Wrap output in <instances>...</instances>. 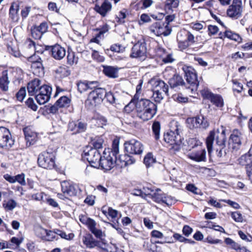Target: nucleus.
I'll return each mask as SVG.
<instances>
[{
	"instance_id": "8fccbe9b",
	"label": "nucleus",
	"mask_w": 252,
	"mask_h": 252,
	"mask_svg": "<svg viewBox=\"0 0 252 252\" xmlns=\"http://www.w3.org/2000/svg\"><path fill=\"white\" fill-rule=\"evenodd\" d=\"M190 27L193 30L199 31L206 27V24L204 22L202 23H192L190 24Z\"/></svg>"
},
{
	"instance_id": "ddd939ff",
	"label": "nucleus",
	"mask_w": 252,
	"mask_h": 252,
	"mask_svg": "<svg viewBox=\"0 0 252 252\" xmlns=\"http://www.w3.org/2000/svg\"><path fill=\"white\" fill-rule=\"evenodd\" d=\"M14 144V141L11 138L9 130L4 127H0V147L8 149Z\"/></svg>"
},
{
	"instance_id": "aec40b11",
	"label": "nucleus",
	"mask_w": 252,
	"mask_h": 252,
	"mask_svg": "<svg viewBox=\"0 0 252 252\" xmlns=\"http://www.w3.org/2000/svg\"><path fill=\"white\" fill-rule=\"evenodd\" d=\"M206 152L205 149L200 148L197 150L192 151L189 156V158L196 161H204L206 160Z\"/></svg>"
},
{
	"instance_id": "393cba45",
	"label": "nucleus",
	"mask_w": 252,
	"mask_h": 252,
	"mask_svg": "<svg viewBox=\"0 0 252 252\" xmlns=\"http://www.w3.org/2000/svg\"><path fill=\"white\" fill-rule=\"evenodd\" d=\"M70 129L74 133L84 132L86 129V124L81 122H71L69 124Z\"/></svg>"
},
{
	"instance_id": "9d476101",
	"label": "nucleus",
	"mask_w": 252,
	"mask_h": 252,
	"mask_svg": "<svg viewBox=\"0 0 252 252\" xmlns=\"http://www.w3.org/2000/svg\"><path fill=\"white\" fill-rule=\"evenodd\" d=\"M124 146L126 151L130 154L141 155L144 150L142 143L134 139L126 141Z\"/></svg>"
},
{
	"instance_id": "49530a36",
	"label": "nucleus",
	"mask_w": 252,
	"mask_h": 252,
	"mask_svg": "<svg viewBox=\"0 0 252 252\" xmlns=\"http://www.w3.org/2000/svg\"><path fill=\"white\" fill-rule=\"evenodd\" d=\"M3 206L5 209L10 211L13 210L15 208L16 203L14 200L11 199L8 201H5Z\"/></svg>"
},
{
	"instance_id": "1a4fd4ad",
	"label": "nucleus",
	"mask_w": 252,
	"mask_h": 252,
	"mask_svg": "<svg viewBox=\"0 0 252 252\" xmlns=\"http://www.w3.org/2000/svg\"><path fill=\"white\" fill-rule=\"evenodd\" d=\"M151 33L156 36H168L171 32V29L167 24L162 22H157L152 24L149 29Z\"/></svg>"
},
{
	"instance_id": "412c9836",
	"label": "nucleus",
	"mask_w": 252,
	"mask_h": 252,
	"mask_svg": "<svg viewBox=\"0 0 252 252\" xmlns=\"http://www.w3.org/2000/svg\"><path fill=\"white\" fill-rule=\"evenodd\" d=\"M96 81H88L86 80H80L77 83L78 89L80 93L87 91L88 89H93L97 86Z\"/></svg>"
},
{
	"instance_id": "c756f323",
	"label": "nucleus",
	"mask_w": 252,
	"mask_h": 252,
	"mask_svg": "<svg viewBox=\"0 0 252 252\" xmlns=\"http://www.w3.org/2000/svg\"><path fill=\"white\" fill-rule=\"evenodd\" d=\"M82 240L84 244L89 248H94L97 244V241L94 240L90 235L84 236Z\"/></svg>"
},
{
	"instance_id": "6e6d98bb",
	"label": "nucleus",
	"mask_w": 252,
	"mask_h": 252,
	"mask_svg": "<svg viewBox=\"0 0 252 252\" xmlns=\"http://www.w3.org/2000/svg\"><path fill=\"white\" fill-rule=\"evenodd\" d=\"M231 217L236 222H242L243 220V218L242 214L238 212L232 213Z\"/></svg>"
},
{
	"instance_id": "39448f33",
	"label": "nucleus",
	"mask_w": 252,
	"mask_h": 252,
	"mask_svg": "<svg viewBox=\"0 0 252 252\" xmlns=\"http://www.w3.org/2000/svg\"><path fill=\"white\" fill-rule=\"evenodd\" d=\"M55 155L52 152L45 151L39 155L38 158L39 165L45 169H51L55 166Z\"/></svg>"
},
{
	"instance_id": "f704fd0d",
	"label": "nucleus",
	"mask_w": 252,
	"mask_h": 252,
	"mask_svg": "<svg viewBox=\"0 0 252 252\" xmlns=\"http://www.w3.org/2000/svg\"><path fill=\"white\" fill-rule=\"evenodd\" d=\"M179 5L178 0H166L164 7L166 10L173 11Z\"/></svg>"
},
{
	"instance_id": "5fc2aeb1",
	"label": "nucleus",
	"mask_w": 252,
	"mask_h": 252,
	"mask_svg": "<svg viewBox=\"0 0 252 252\" xmlns=\"http://www.w3.org/2000/svg\"><path fill=\"white\" fill-rule=\"evenodd\" d=\"M225 243L235 250L239 248V244L234 242L232 239L229 238H226L224 240Z\"/></svg>"
},
{
	"instance_id": "09e8293b",
	"label": "nucleus",
	"mask_w": 252,
	"mask_h": 252,
	"mask_svg": "<svg viewBox=\"0 0 252 252\" xmlns=\"http://www.w3.org/2000/svg\"><path fill=\"white\" fill-rule=\"evenodd\" d=\"M175 202V200L171 196L164 194L162 203H164L168 206L172 205Z\"/></svg>"
},
{
	"instance_id": "13d9d810",
	"label": "nucleus",
	"mask_w": 252,
	"mask_h": 252,
	"mask_svg": "<svg viewBox=\"0 0 252 252\" xmlns=\"http://www.w3.org/2000/svg\"><path fill=\"white\" fill-rule=\"evenodd\" d=\"M35 28L43 35V33L47 31L48 25L47 23L43 22L41 23L39 26L35 27Z\"/></svg>"
},
{
	"instance_id": "cd10ccee",
	"label": "nucleus",
	"mask_w": 252,
	"mask_h": 252,
	"mask_svg": "<svg viewBox=\"0 0 252 252\" xmlns=\"http://www.w3.org/2000/svg\"><path fill=\"white\" fill-rule=\"evenodd\" d=\"M154 90H158L163 92L165 94H167L168 86L162 80H157L155 81Z\"/></svg>"
},
{
	"instance_id": "a878e982",
	"label": "nucleus",
	"mask_w": 252,
	"mask_h": 252,
	"mask_svg": "<svg viewBox=\"0 0 252 252\" xmlns=\"http://www.w3.org/2000/svg\"><path fill=\"white\" fill-rule=\"evenodd\" d=\"M238 161L239 164L245 167L252 163V145L249 152L242 156Z\"/></svg>"
},
{
	"instance_id": "2f4dec72",
	"label": "nucleus",
	"mask_w": 252,
	"mask_h": 252,
	"mask_svg": "<svg viewBox=\"0 0 252 252\" xmlns=\"http://www.w3.org/2000/svg\"><path fill=\"white\" fill-rule=\"evenodd\" d=\"M70 99L66 96H61L56 102L60 108L68 107L70 103Z\"/></svg>"
},
{
	"instance_id": "f8f14e48",
	"label": "nucleus",
	"mask_w": 252,
	"mask_h": 252,
	"mask_svg": "<svg viewBox=\"0 0 252 252\" xmlns=\"http://www.w3.org/2000/svg\"><path fill=\"white\" fill-rule=\"evenodd\" d=\"M36 58L35 55L29 57L30 61L32 62L31 64V68L32 74L33 75V79H38V77H42L44 74V71L42 66V64L39 60L40 58L37 57ZM32 78V76L30 77Z\"/></svg>"
},
{
	"instance_id": "423d86ee",
	"label": "nucleus",
	"mask_w": 252,
	"mask_h": 252,
	"mask_svg": "<svg viewBox=\"0 0 252 252\" xmlns=\"http://www.w3.org/2000/svg\"><path fill=\"white\" fill-rule=\"evenodd\" d=\"M117 160V157L107 153L105 149L99 162V167L105 170H110L115 166Z\"/></svg>"
},
{
	"instance_id": "4c0bfd02",
	"label": "nucleus",
	"mask_w": 252,
	"mask_h": 252,
	"mask_svg": "<svg viewBox=\"0 0 252 252\" xmlns=\"http://www.w3.org/2000/svg\"><path fill=\"white\" fill-rule=\"evenodd\" d=\"M119 159L121 162H124L125 166L131 164L135 162V159L133 158L126 154L120 156Z\"/></svg>"
},
{
	"instance_id": "052dcab7",
	"label": "nucleus",
	"mask_w": 252,
	"mask_h": 252,
	"mask_svg": "<svg viewBox=\"0 0 252 252\" xmlns=\"http://www.w3.org/2000/svg\"><path fill=\"white\" fill-rule=\"evenodd\" d=\"M104 98H105L107 101L111 104L115 102V98L113 94L111 92L107 93L105 90Z\"/></svg>"
},
{
	"instance_id": "a211bd4d",
	"label": "nucleus",
	"mask_w": 252,
	"mask_h": 252,
	"mask_svg": "<svg viewBox=\"0 0 252 252\" xmlns=\"http://www.w3.org/2000/svg\"><path fill=\"white\" fill-rule=\"evenodd\" d=\"M52 56L56 60H61L66 55V50L59 44H55L50 47Z\"/></svg>"
},
{
	"instance_id": "3c124183",
	"label": "nucleus",
	"mask_w": 252,
	"mask_h": 252,
	"mask_svg": "<svg viewBox=\"0 0 252 252\" xmlns=\"http://www.w3.org/2000/svg\"><path fill=\"white\" fill-rule=\"evenodd\" d=\"M26 105L30 108L32 110L35 111L37 110V106L34 103L33 99L31 97H29L26 101Z\"/></svg>"
},
{
	"instance_id": "bb28decb",
	"label": "nucleus",
	"mask_w": 252,
	"mask_h": 252,
	"mask_svg": "<svg viewBox=\"0 0 252 252\" xmlns=\"http://www.w3.org/2000/svg\"><path fill=\"white\" fill-rule=\"evenodd\" d=\"M23 131L25 134V139L27 142H29L30 145H31L36 137V133L32 131L31 128L29 127L24 128Z\"/></svg>"
},
{
	"instance_id": "680f3d73",
	"label": "nucleus",
	"mask_w": 252,
	"mask_h": 252,
	"mask_svg": "<svg viewBox=\"0 0 252 252\" xmlns=\"http://www.w3.org/2000/svg\"><path fill=\"white\" fill-rule=\"evenodd\" d=\"M208 32L209 35L216 34L219 32V28L215 25H209L208 26Z\"/></svg>"
},
{
	"instance_id": "4d7b16f0",
	"label": "nucleus",
	"mask_w": 252,
	"mask_h": 252,
	"mask_svg": "<svg viewBox=\"0 0 252 252\" xmlns=\"http://www.w3.org/2000/svg\"><path fill=\"white\" fill-rule=\"evenodd\" d=\"M44 202L47 203L49 205L53 207H57L58 206V203L53 198H50L47 195L45 197Z\"/></svg>"
},
{
	"instance_id": "774afa93",
	"label": "nucleus",
	"mask_w": 252,
	"mask_h": 252,
	"mask_svg": "<svg viewBox=\"0 0 252 252\" xmlns=\"http://www.w3.org/2000/svg\"><path fill=\"white\" fill-rule=\"evenodd\" d=\"M143 190L144 191V194L151 197L152 194V192L154 191V189L151 187V185H148L147 186L144 187L143 188Z\"/></svg>"
},
{
	"instance_id": "473e14b6",
	"label": "nucleus",
	"mask_w": 252,
	"mask_h": 252,
	"mask_svg": "<svg viewBox=\"0 0 252 252\" xmlns=\"http://www.w3.org/2000/svg\"><path fill=\"white\" fill-rule=\"evenodd\" d=\"M211 102L218 107H222L223 105V100L222 97L219 94H214L210 99Z\"/></svg>"
},
{
	"instance_id": "c9c22d12",
	"label": "nucleus",
	"mask_w": 252,
	"mask_h": 252,
	"mask_svg": "<svg viewBox=\"0 0 252 252\" xmlns=\"http://www.w3.org/2000/svg\"><path fill=\"white\" fill-rule=\"evenodd\" d=\"M160 125L158 122H155L152 125L153 134L156 140H158L160 137Z\"/></svg>"
},
{
	"instance_id": "bf43d9fd",
	"label": "nucleus",
	"mask_w": 252,
	"mask_h": 252,
	"mask_svg": "<svg viewBox=\"0 0 252 252\" xmlns=\"http://www.w3.org/2000/svg\"><path fill=\"white\" fill-rule=\"evenodd\" d=\"M110 50L113 52L120 53L125 50V47L121 45L116 44L111 46Z\"/></svg>"
},
{
	"instance_id": "2eb2a0df",
	"label": "nucleus",
	"mask_w": 252,
	"mask_h": 252,
	"mask_svg": "<svg viewBox=\"0 0 252 252\" xmlns=\"http://www.w3.org/2000/svg\"><path fill=\"white\" fill-rule=\"evenodd\" d=\"M52 89L51 87L43 85L40 88L38 94L36 95L35 98L39 104H44L50 98Z\"/></svg>"
},
{
	"instance_id": "0eeeda50",
	"label": "nucleus",
	"mask_w": 252,
	"mask_h": 252,
	"mask_svg": "<svg viewBox=\"0 0 252 252\" xmlns=\"http://www.w3.org/2000/svg\"><path fill=\"white\" fill-rule=\"evenodd\" d=\"M105 89L99 88L91 92L85 102L87 105L95 106L100 104L104 99Z\"/></svg>"
},
{
	"instance_id": "4468645a",
	"label": "nucleus",
	"mask_w": 252,
	"mask_h": 252,
	"mask_svg": "<svg viewBox=\"0 0 252 252\" xmlns=\"http://www.w3.org/2000/svg\"><path fill=\"white\" fill-rule=\"evenodd\" d=\"M198 80H169V84L172 88H176L179 86H185L186 88L190 89L193 92L196 91L198 84L197 83Z\"/></svg>"
},
{
	"instance_id": "ea45409f",
	"label": "nucleus",
	"mask_w": 252,
	"mask_h": 252,
	"mask_svg": "<svg viewBox=\"0 0 252 252\" xmlns=\"http://www.w3.org/2000/svg\"><path fill=\"white\" fill-rule=\"evenodd\" d=\"M155 162L156 159L151 153H148L144 158V163L147 167L152 166Z\"/></svg>"
},
{
	"instance_id": "f3484780",
	"label": "nucleus",
	"mask_w": 252,
	"mask_h": 252,
	"mask_svg": "<svg viewBox=\"0 0 252 252\" xmlns=\"http://www.w3.org/2000/svg\"><path fill=\"white\" fill-rule=\"evenodd\" d=\"M61 187L63 193L69 196H75L77 193V187L69 181L62 182Z\"/></svg>"
},
{
	"instance_id": "e433bc0d",
	"label": "nucleus",
	"mask_w": 252,
	"mask_h": 252,
	"mask_svg": "<svg viewBox=\"0 0 252 252\" xmlns=\"http://www.w3.org/2000/svg\"><path fill=\"white\" fill-rule=\"evenodd\" d=\"M107 153L117 157V155L119 153V140L118 139H114L113 141L112 148L111 151L108 149Z\"/></svg>"
},
{
	"instance_id": "0e129e2a",
	"label": "nucleus",
	"mask_w": 252,
	"mask_h": 252,
	"mask_svg": "<svg viewBox=\"0 0 252 252\" xmlns=\"http://www.w3.org/2000/svg\"><path fill=\"white\" fill-rule=\"evenodd\" d=\"M46 194H44L43 192H41L39 193H36L33 194L32 195V198L33 199L37 200V201H42L44 202L45 200V197H46Z\"/></svg>"
},
{
	"instance_id": "f257e3e1",
	"label": "nucleus",
	"mask_w": 252,
	"mask_h": 252,
	"mask_svg": "<svg viewBox=\"0 0 252 252\" xmlns=\"http://www.w3.org/2000/svg\"><path fill=\"white\" fill-rule=\"evenodd\" d=\"M225 130L223 126L221 128L214 129L210 131L209 135L206 139V145L208 154L210 155L213 148V144L214 140L216 144L220 147V149H217V156L221 158L226 154V150L224 148L225 142Z\"/></svg>"
},
{
	"instance_id": "338daca9",
	"label": "nucleus",
	"mask_w": 252,
	"mask_h": 252,
	"mask_svg": "<svg viewBox=\"0 0 252 252\" xmlns=\"http://www.w3.org/2000/svg\"><path fill=\"white\" fill-rule=\"evenodd\" d=\"M31 34L32 36L35 39H40L42 35L41 33L37 30L36 28L34 27L31 30Z\"/></svg>"
},
{
	"instance_id": "c03bdc74",
	"label": "nucleus",
	"mask_w": 252,
	"mask_h": 252,
	"mask_svg": "<svg viewBox=\"0 0 252 252\" xmlns=\"http://www.w3.org/2000/svg\"><path fill=\"white\" fill-rule=\"evenodd\" d=\"M35 234L38 237L45 240V236L47 234V229L41 227H38L35 229Z\"/></svg>"
},
{
	"instance_id": "5701e85b",
	"label": "nucleus",
	"mask_w": 252,
	"mask_h": 252,
	"mask_svg": "<svg viewBox=\"0 0 252 252\" xmlns=\"http://www.w3.org/2000/svg\"><path fill=\"white\" fill-rule=\"evenodd\" d=\"M42 87L40 80H32L28 84L27 89L29 94L33 95L38 93Z\"/></svg>"
},
{
	"instance_id": "dca6fc26",
	"label": "nucleus",
	"mask_w": 252,
	"mask_h": 252,
	"mask_svg": "<svg viewBox=\"0 0 252 252\" xmlns=\"http://www.w3.org/2000/svg\"><path fill=\"white\" fill-rule=\"evenodd\" d=\"M204 119L203 116H197L193 118H189L187 120L188 126L190 129L197 128L202 127L205 128L208 126V124L206 121L204 122Z\"/></svg>"
},
{
	"instance_id": "a18cd8bd",
	"label": "nucleus",
	"mask_w": 252,
	"mask_h": 252,
	"mask_svg": "<svg viewBox=\"0 0 252 252\" xmlns=\"http://www.w3.org/2000/svg\"><path fill=\"white\" fill-rule=\"evenodd\" d=\"M57 233L53 232L51 230H47V234H46L45 240L48 241H52L54 239H58Z\"/></svg>"
},
{
	"instance_id": "58836bf2",
	"label": "nucleus",
	"mask_w": 252,
	"mask_h": 252,
	"mask_svg": "<svg viewBox=\"0 0 252 252\" xmlns=\"http://www.w3.org/2000/svg\"><path fill=\"white\" fill-rule=\"evenodd\" d=\"M224 34L225 36L228 38H229L231 40H233L238 42H241L242 38L240 37V36L237 33H234L230 31H225Z\"/></svg>"
},
{
	"instance_id": "7ed1b4c3",
	"label": "nucleus",
	"mask_w": 252,
	"mask_h": 252,
	"mask_svg": "<svg viewBox=\"0 0 252 252\" xmlns=\"http://www.w3.org/2000/svg\"><path fill=\"white\" fill-rule=\"evenodd\" d=\"M182 131V126L177 122L171 123V126L169 132L164 135V140L165 142L169 144L174 148L175 146L180 145L182 143L180 135Z\"/></svg>"
},
{
	"instance_id": "e2e57ef3",
	"label": "nucleus",
	"mask_w": 252,
	"mask_h": 252,
	"mask_svg": "<svg viewBox=\"0 0 252 252\" xmlns=\"http://www.w3.org/2000/svg\"><path fill=\"white\" fill-rule=\"evenodd\" d=\"M27 46L29 48V49L32 51V52H34L39 53V51L37 50V47L35 46V43L34 41L29 40L27 42Z\"/></svg>"
},
{
	"instance_id": "b1692460",
	"label": "nucleus",
	"mask_w": 252,
	"mask_h": 252,
	"mask_svg": "<svg viewBox=\"0 0 252 252\" xmlns=\"http://www.w3.org/2000/svg\"><path fill=\"white\" fill-rule=\"evenodd\" d=\"M103 72L107 77L110 78L118 77L119 68L113 66L103 65Z\"/></svg>"
},
{
	"instance_id": "72a5a7b5",
	"label": "nucleus",
	"mask_w": 252,
	"mask_h": 252,
	"mask_svg": "<svg viewBox=\"0 0 252 252\" xmlns=\"http://www.w3.org/2000/svg\"><path fill=\"white\" fill-rule=\"evenodd\" d=\"M157 192L153 193L151 196V198L156 202L158 203H162V201L163 200L164 194L161 192H158V191H160L161 190L157 189H156Z\"/></svg>"
},
{
	"instance_id": "79ce46f5",
	"label": "nucleus",
	"mask_w": 252,
	"mask_h": 252,
	"mask_svg": "<svg viewBox=\"0 0 252 252\" xmlns=\"http://www.w3.org/2000/svg\"><path fill=\"white\" fill-rule=\"evenodd\" d=\"M103 142L104 141L102 137H96L94 139H92L91 144L94 147L93 149L98 150L102 147Z\"/></svg>"
},
{
	"instance_id": "37998d69",
	"label": "nucleus",
	"mask_w": 252,
	"mask_h": 252,
	"mask_svg": "<svg viewBox=\"0 0 252 252\" xmlns=\"http://www.w3.org/2000/svg\"><path fill=\"white\" fill-rule=\"evenodd\" d=\"M67 59V63L70 65L77 63L78 60V58L75 56L74 52H68Z\"/></svg>"
},
{
	"instance_id": "6e6552de",
	"label": "nucleus",
	"mask_w": 252,
	"mask_h": 252,
	"mask_svg": "<svg viewBox=\"0 0 252 252\" xmlns=\"http://www.w3.org/2000/svg\"><path fill=\"white\" fill-rule=\"evenodd\" d=\"M147 50L145 40L141 39L134 45L131 49L130 57L144 60L146 57Z\"/></svg>"
},
{
	"instance_id": "a19ab883",
	"label": "nucleus",
	"mask_w": 252,
	"mask_h": 252,
	"mask_svg": "<svg viewBox=\"0 0 252 252\" xmlns=\"http://www.w3.org/2000/svg\"><path fill=\"white\" fill-rule=\"evenodd\" d=\"M153 97L154 100L157 102H160L164 97V94H165L162 91L158 90L153 89Z\"/></svg>"
},
{
	"instance_id": "de8ad7c7",
	"label": "nucleus",
	"mask_w": 252,
	"mask_h": 252,
	"mask_svg": "<svg viewBox=\"0 0 252 252\" xmlns=\"http://www.w3.org/2000/svg\"><path fill=\"white\" fill-rule=\"evenodd\" d=\"M201 94L204 98L209 99L210 100L214 94L208 88H204L201 90Z\"/></svg>"
},
{
	"instance_id": "864d4df0",
	"label": "nucleus",
	"mask_w": 252,
	"mask_h": 252,
	"mask_svg": "<svg viewBox=\"0 0 252 252\" xmlns=\"http://www.w3.org/2000/svg\"><path fill=\"white\" fill-rule=\"evenodd\" d=\"M26 95V90L25 87L22 88L17 93V99L22 101Z\"/></svg>"
},
{
	"instance_id": "f03ea898",
	"label": "nucleus",
	"mask_w": 252,
	"mask_h": 252,
	"mask_svg": "<svg viewBox=\"0 0 252 252\" xmlns=\"http://www.w3.org/2000/svg\"><path fill=\"white\" fill-rule=\"evenodd\" d=\"M137 116L142 120L148 121L156 114L157 105L149 99H141L135 104Z\"/></svg>"
},
{
	"instance_id": "603ef678",
	"label": "nucleus",
	"mask_w": 252,
	"mask_h": 252,
	"mask_svg": "<svg viewBox=\"0 0 252 252\" xmlns=\"http://www.w3.org/2000/svg\"><path fill=\"white\" fill-rule=\"evenodd\" d=\"M233 90L234 92H237L238 93H241L243 90V85L238 82L237 80H233Z\"/></svg>"
},
{
	"instance_id": "7c9ffc66",
	"label": "nucleus",
	"mask_w": 252,
	"mask_h": 252,
	"mask_svg": "<svg viewBox=\"0 0 252 252\" xmlns=\"http://www.w3.org/2000/svg\"><path fill=\"white\" fill-rule=\"evenodd\" d=\"M56 73L57 75V77L64 78L67 77L70 74V72L68 67L61 66L56 69Z\"/></svg>"
},
{
	"instance_id": "69168bd1",
	"label": "nucleus",
	"mask_w": 252,
	"mask_h": 252,
	"mask_svg": "<svg viewBox=\"0 0 252 252\" xmlns=\"http://www.w3.org/2000/svg\"><path fill=\"white\" fill-rule=\"evenodd\" d=\"M187 31L183 30L180 31L177 35V40L178 41H181L186 39Z\"/></svg>"
},
{
	"instance_id": "9b49d317",
	"label": "nucleus",
	"mask_w": 252,
	"mask_h": 252,
	"mask_svg": "<svg viewBox=\"0 0 252 252\" xmlns=\"http://www.w3.org/2000/svg\"><path fill=\"white\" fill-rule=\"evenodd\" d=\"M243 12L241 0H233L232 4L228 7L227 15L232 19H237L242 16Z\"/></svg>"
},
{
	"instance_id": "4be33fe9",
	"label": "nucleus",
	"mask_w": 252,
	"mask_h": 252,
	"mask_svg": "<svg viewBox=\"0 0 252 252\" xmlns=\"http://www.w3.org/2000/svg\"><path fill=\"white\" fill-rule=\"evenodd\" d=\"M111 3L107 1H104L100 5L96 4L94 9L96 12L102 17H105L107 13L111 10Z\"/></svg>"
},
{
	"instance_id": "20e7f679",
	"label": "nucleus",
	"mask_w": 252,
	"mask_h": 252,
	"mask_svg": "<svg viewBox=\"0 0 252 252\" xmlns=\"http://www.w3.org/2000/svg\"><path fill=\"white\" fill-rule=\"evenodd\" d=\"M82 157L88 160L91 166L96 168H99V162L101 156L98 150L93 149L91 147H87L84 150Z\"/></svg>"
},
{
	"instance_id": "6ab92c4d",
	"label": "nucleus",
	"mask_w": 252,
	"mask_h": 252,
	"mask_svg": "<svg viewBox=\"0 0 252 252\" xmlns=\"http://www.w3.org/2000/svg\"><path fill=\"white\" fill-rule=\"evenodd\" d=\"M241 144V140L238 131H234L233 133L231 134L229 140V148L234 150H237L239 148Z\"/></svg>"
},
{
	"instance_id": "c85d7f7f",
	"label": "nucleus",
	"mask_w": 252,
	"mask_h": 252,
	"mask_svg": "<svg viewBox=\"0 0 252 252\" xmlns=\"http://www.w3.org/2000/svg\"><path fill=\"white\" fill-rule=\"evenodd\" d=\"M182 69L185 74L186 79H197L196 72L193 67L184 66Z\"/></svg>"
}]
</instances>
